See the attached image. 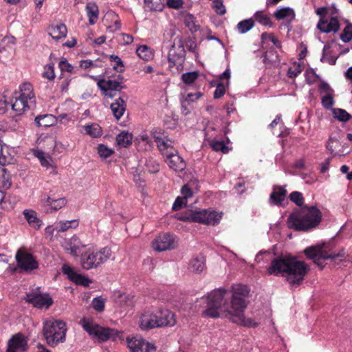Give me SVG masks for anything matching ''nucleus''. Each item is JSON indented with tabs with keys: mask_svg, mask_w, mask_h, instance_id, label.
Returning a JSON list of instances; mask_svg holds the SVG:
<instances>
[{
	"mask_svg": "<svg viewBox=\"0 0 352 352\" xmlns=\"http://www.w3.org/2000/svg\"><path fill=\"white\" fill-rule=\"evenodd\" d=\"M132 135L129 132L122 131L116 137V142L121 147H127L132 143Z\"/></svg>",
	"mask_w": 352,
	"mask_h": 352,
	"instance_id": "35",
	"label": "nucleus"
},
{
	"mask_svg": "<svg viewBox=\"0 0 352 352\" xmlns=\"http://www.w3.org/2000/svg\"><path fill=\"white\" fill-rule=\"evenodd\" d=\"M289 199L298 206H302L304 204L303 195L300 192L294 191L290 193Z\"/></svg>",
	"mask_w": 352,
	"mask_h": 352,
	"instance_id": "50",
	"label": "nucleus"
},
{
	"mask_svg": "<svg viewBox=\"0 0 352 352\" xmlns=\"http://www.w3.org/2000/svg\"><path fill=\"white\" fill-rule=\"evenodd\" d=\"M254 17L255 18V20L260 24L265 26H271L272 22L270 17L268 15L263 14V12L257 11L254 14Z\"/></svg>",
	"mask_w": 352,
	"mask_h": 352,
	"instance_id": "44",
	"label": "nucleus"
},
{
	"mask_svg": "<svg viewBox=\"0 0 352 352\" xmlns=\"http://www.w3.org/2000/svg\"><path fill=\"white\" fill-rule=\"evenodd\" d=\"M16 260L17 261L16 266L13 264H10L7 269V270L12 274L16 272L18 269L20 272L22 271V247L19 248L17 250Z\"/></svg>",
	"mask_w": 352,
	"mask_h": 352,
	"instance_id": "39",
	"label": "nucleus"
},
{
	"mask_svg": "<svg viewBox=\"0 0 352 352\" xmlns=\"http://www.w3.org/2000/svg\"><path fill=\"white\" fill-rule=\"evenodd\" d=\"M176 323L175 315L167 309L157 313L151 311L144 312L140 317L139 325L142 330H148L163 326H173Z\"/></svg>",
	"mask_w": 352,
	"mask_h": 352,
	"instance_id": "5",
	"label": "nucleus"
},
{
	"mask_svg": "<svg viewBox=\"0 0 352 352\" xmlns=\"http://www.w3.org/2000/svg\"><path fill=\"white\" fill-rule=\"evenodd\" d=\"M8 106L11 109L9 111L10 122L13 127H20V122L22 120V85L19 86L18 91H15L10 100H0V114L3 115L8 111Z\"/></svg>",
	"mask_w": 352,
	"mask_h": 352,
	"instance_id": "6",
	"label": "nucleus"
},
{
	"mask_svg": "<svg viewBox=\"0 0 352 352\" xmlns=\"http://www.w3.org/2000/svg\"><path fill=\"white\" fill-rule=\"evenodd\" d=\"M43 76L50 80L54 79L55 74L54 64H48L45 66Z\"/></svg>",
	"mask_w": 352,
	"mask_h": 352,
	"instance_id": "53",
	"label": "nucleus"
},
{
	"mask_svg": "<svg viewBox=\"0 0 352 352\" xmlns=\"http://www.w3.org/2000/svg\"><path fill=\"white\" fill-rule=\"evenodd\" d=\"M210 146L212 150L215 151H221L223 153H228L229 152V148L227 146L224 141L212 140L210 142Z\"/></svg>",
	"mask_w": 352,
	"mask_h": 352,
	"instance_id": "43",
	"label": "nucleus"
},
{
	"mask_svg": "<svg viewBox=\"0 0 352 352\" xmlns=\"http://www.w3.org/2000/svg\"><path fill=\"white\" fill-rule=\"evenodd\" d=\"M36 97L30 83H23V114L36 109Z\"/></svg>",
	"mask_w": 352,
	"mask_h": 352,
	"instance_id": "14",
	"label": "nucleus"
},
{
	"mask_svg": "<svg viewBox=\"0 0 352 352\" xmlns=\"http://www.w3.org/2000/svg\"><path fill=\"white\" fill-rule=\"evenodd\" d=\"M62 272L64 274L67 275L68 278L72 282L75 283L76 285L87 287L91 283V280L88 278L76 273L74 270L67 263L63 265Z\"/></svg>",
	"mask_w": 352,
	"mask_h": 352,
	"instance_id": "17",
	"label": "nucleus"
},
{
	"mask_svg": "<svg viewBox=\"0 0 352 352\" xmlns=\"http://www.w3.org/2000/svg\"><path fill=\"white\" fill-rule=\"evenodd\" d=\"M302 72L300 65L295 66L294 68L290 67L287 71L288 77L293 78L296 77Z\"/></svg>",
	"mask_w": 352,
	"mask_h": 352,
	"instance_id": "64",
	"label": "nucleus"
},
{
	"mask_svg": "<svg viewBox=\"0 0 352 352\" xmlns=\"http://www.w3.org/2000/svg\"><path fill=\"white\" fill-rule=\"evenodd\" d=\"M123 77L120 75H118V80H122ZM98 87L102 91H120L122 89H125V85H122V81H119L117 80H105L101 79L98 80L97 83Z\"/></svg>",
	"mask_w": 352,
	"mask_h": 352,
	"instance_id": "21",
	"label": "nucleus"
},
{
	"mask_svg": "<svg viewBox=\"0 0 352 352\" xmlns=\"http://www.w3.org/2000/svg\"><path fill=\"white\" fill-rule=\"evenodd\" d=\"M7 352H22V333L14 335L8 342Z\"/></svg>",
	"mask_w": 352,
	"mask_h": 352,
	"instance_id": "29",
	"label": "nucleus"
},
{
	"mask_svg": "<svg viewBox=\"0 0 352 352\" xmlns=\"http://www.w3.org/2000/svg\"><path fill=\"white\" fill-rule=\"evenodd\" d=\"M274 15L276 19L281 20L287 16H292V18H294V12L292 8L285 7L276 10Z\"/></svg>",
	"mask_w": 352,
	"mask_h": 352,
	"instance_id": "40",
	"label": "nucleus"
},
{
	"mask_svg": "<svg viewBox=\"0 0 352 352\" xmlns=\"http://www.w3.org/2000/svg\"><path fill=\"white\" fill-rule=\"evenodd\" d=\"M84 129L86 133L94 138L100 137L102 134V128L96 123L86 125Z\"/></svg>",
	"mask_w": 352,
	"mask_h": 352,
	"instance_id": "37",
	"label": "nucleus"
},
{
	"mask_svg": "<svg viewBox=\"0 0 352 352\" xmlns=\"http://www.w3.org/2000/svg\"><path fill=\"white\" fill-rule=\"evenodd\" d=\"M62 245L67 252L74 256H78L80 250L86 246L81 243L76 235H74L69 239H65Z\"/></svg>",
	"mask_w": 352,
	"mask_h": 352,
	"instance_id": "19",
	"label": "nucleus"
},
{
	"mask_svg": "<svg viewBox=\"0 0 352 352\" xmlns=\"http://www.w3.org/2000/svg\"><path fill=\"white\" fill-rule=\"evenodd\" d=\"M206 268V258L202 254L194 256L189 263V270L195 273H201Z\"/></svg>",
	"mask_w": 352,
	"mask_h": 352,
	"instance_id": "28",
	"label": "nucleus"
},
{
	"mask_svg": "<svg viewBox=\"0 0 352 352\" xmlns=\"http://www.w3.org/2000/svg\"><path fill=\"white\" fill-rule=\"evenodd\" d=\"M78 220L73 219L71 221H60L56 225L55 229L58 232L67 231L69 228H76L78 226Z\"/></svg>",
	"mask_w": 352,
	"mask_h": 352,
	"instance_id": "34",
	"label": "nucleus"
},
{
	"mask_svg": "<svg viewBox=\"0 0 352 352\" xmlns=\"http://www.w3.org/2000/svg\"><path fill=\"white\" fill-rule=\"evenodd\" d=\"M222 216L214 210L203 209L188 210L180 215L178 219L182 221L199 223L204 225L215 226L219 223Z\"/></svg>",
	"mask_w": 352,
	"mask_h": 352,
	"instance_id": "8",
	"label": "nucleus"
},
{
	"mask_svg": "<svg viewBox=\"0 0 352 352\" xmlns=\"http://www.w3.org/2000/svg\"><path fill=\"white\" fill-rule=\"evenodd\" d=\"M212 8H214L215 12L219 15H223L226 12L222 0L212 1Z\"/></svg>",
	"mask_w": 352,
	"mask_h": 352,
	"instance_id": "52",
	"label": "nucleus"
},
{
	"mask_svg": "<svg viewBox=\"0 0 352 352\" xmlns=\"http://www.w3.org/2000/svg\"><path fill=\"white\" fill-rule=\"evenodd\" d=\"M127 346L131 352H153L155 349L153 344L142 339L136 338H127Z\"/></svg>",
	"mask_w": 352,
	"mask_h": 352,
	"instance_id": "16",
	"label": "nucleus"
},
{
	"mask_svg": "<svg viewBox=\"0 0 352 352\" xmlns=\"http://www.w3.org/2000/svg\"><path fill=\"white\" fill-rule=\"evenodd\" d=\"M91 305L94 309L97 311H102L104 308V300L102 297L94 298Z\"/></svg>",
	"mask_w": 352,
	"mask_h": 352,
	"instance_id": "54",
	"label": "nucleus"
},
{
	"mask_svg": "<svg viewBox=\"0 0 352 352\" xmlns=\"http://www.w3.org/2000/svg\"><path fill=\"white\" fill-rule=\"evenodd\" d=\"M199 77V72L197 71L189 72L182 75V80L186 85H191Z\"/></svg>",
	"mask_w": 352,
	"mask_h": 352,
	"instance_id": "45",
	"label": "nucleus"
},
{
	"mask_svg": "<svg viewBox=\"0 0 352 352\" xmlns=\"http://www.w3.org/2000/svg\"><path fill=\"white\" fill-rule=\"evenodd\" d=\"M58 67L61 72H67L69 73H74V67L69 64L65 58H63L59 62Z\"/></svg>",
	"mask_w": 352,
	"mask_h": 352,
	"instance_id": "56",
	"label": "nucleus"
},
{
	"mask_svg": "<svg viewBox=\"0 0 352 352\" xmlns=\"http://www.w3.org/2000/svg\"><path fill=\"white\" fill-rule=\"evenodd\" d=\"M67 27L64 24L57 25L49 28L48 33L55 40H59L66 36Z\"/></svg>",
	"mask_w": 352,
	"mask_h": 352,
	"instance_id": "33",
	"label": "nucleus"
},
{
	"mask_svg": "<svg viewBox=\"0 0 352 352\" xmlns=\"http://www.w3.org/2000/svg\"><path fill=\"white\" fill-rule=\"evenodd\" d=\"M160 0H144L146 6L150 10H161L163 6L159 3Z\"/></svg>",
	"mask_w": 352,
	"mask_h": 352,
	"instance_id": "57",
	"label": "nucleus"
},
{
	"mask_svg": "<svg viewBox=\"0 0 352 352\" xmlns=\"http://www.w3.org/2000/svg\"><path fill=\"white\" fill-rule=\"evenodd\" d=\"M181 193L183 195V198L185 199L187 201V199L192 197L193 195V191L188 186L184 185L182 190Z\"/></svg>",
	"mask_w": 352,
	"mask_h": 352,
	"instance_id": "63",
	"label": "nucleus"
},
{
	"mask_svg": "<svg viewBox=\"0 0 352 352\" xmlns=\"http://www.w3.org/2000/svg\"><path fill=\"white\" fill-rule=\"evenodd\" d=\"M111 256V250L108 247L101 248L97 252L88 250L81 255L80 263L84 270L96 269L107 261Z\"/></svg>",
	"mask_w": 352,
	"mask_h": 352,
	"instance_id": "10",
	"label": "nucleus"
},
{
	"mask_svg": "<svg viewBox=\"0 0 352 352\" xmlns=\"http://www.w3.org/2000/svg\"><path fill=\"white\" fill-rule=\"evenodd\" d=\"M333 113L334 118L341 122H346L351 118V115L342 109H333Z\"/></svg>",
	"mask_w": 352,
	"mask_h": 352,
	"instance_id": "46",
	"label": "nucleus"
},
{
	"mask_svg": "<svg viewBox=\"0 0 352 352\" xmlns=\"http://www.w3.org/2000/svg\"><path fill=\"white\" fill-rule=\"evenodd\" d=\"M187 204V201L183 197H177L173 205L172 209L174 211L179 210L184 206Z\"/></svg>",
	"mask_w": 352,
	"mask_h": 352,
	"instance_id": "62",
	"label": "nucleus"
},
{
	"mask_svg": "<svg viewBox=\"0 0 352 352\" xmlns=\"http://www.w3.org/2000/svg\"><path fill=\"white\" fill-rule=\"evenodd\" d=\"M15 38L12 36H5L0 42V60L6 61L14 52Z\"/></svg>",
	"mask_w": 352,
	"mask_h": 352,
	"instance_id": "15",
	"label": "nucleus"
},
{
	"mask_svg": "<svg viewBox=\"0 0 352 352\" xmlns=\"http://www.w3.org/2000/svg\"><path fill=\"white\" fill-rule=\"evenodd\" d=\"M340 24L336 17H331L329 21L320 19L317 25V28L325 33H336L340 30Z\"/></svg>",
	"mask_w": 352,
	"mask_h": 352,
	"instance_id": "23",
	"label": "nucleus"
},
{
	"mask_svg": "<svg viewBox=\"0 0 352 352\" xmlns=\"http://www.w3.org/2000/svg\"><path fill=\"white\" fill-rule=\"evenodd\" d=\"M137 55L144 60H148L151 58L152 54L148 47L146 45L140 46L136 50Z\"/></svg>",
	"mask_w": 352,
	"mask_h": 352,
	"instance_id": "47",
	"label": "nucleus"
},
{
	"mask_svg": "<svg viewBox=\"0 0 352 352\" xmlns=\"http://www.w3.org/2000/svg\"><path fill=\"white\" fill-rule=\"evenodd\" d=\"M152 134L158 148L164 157H166L168 154H171V153H175L177 151L172 145V142L166 137L158 135V133L156 131H153Z\"/></svg>",
	"mask_w": 352,
	"mask_h": 352,
	"instance_id": "18",
	"label": "nucleus"
},
{
	"mask_svg": "<svg viewBox=\"0 0 352 352\" xmlns=\"http://www.w3.org/2000/svg\"><path fill=\"white\" fill-rule=\"evenodd\" d=\"M111 109L115 118L119 120L123 116L126 110L125 101L120 97L118 99L116 100L115 102L111 104Z\"/></svg>",
	"mask_w": 352,
	"mask_h": 352,
	"instance_id": "31",
	"label": "nucleus"
},
{
	"mask_svg": "<svg viewBox=\"0 0 352 352\" xmlns=\"http://www.w3.org/2000/svg\"><path fill=\"white\" fill-rule=\"evenodd\" d=\"M133 296L128 294H120L118 297L119 302L122 306H131L133 304Z\"/></svg>",
	"mask_w": 352,
	"mask_h": 352,
	"instance_id": "59",
	"label": "nucleus"
},
{
	"mask_svg": "<svg viewBox=\"0 0 352 352\" xmlns=\"http://www.w3.org/2000/svg\"><path fill=\"white\" fill-rule=\"evenodd\" d=\"M25 299L26 302L39 309H48L53 304V299L48 294H41L39 287L32 289V292L27 293Z\"/></svg>",
	"mask_w": 352,
	"mask_h": 352,
	"instance_id": "12",
	"label": "nucleus"
},
{
	"mask_svg": "<svg viewBox=\"0 0 352 352\" xmlns=\"http://www.w3.org/2000/svg\"><path fill=\"white\" fill-rule=\"evenodd\" d=\"M97 151L100 157L104 159L110 157L114 152L113 149L102 144H98Z\"/></svg>",
	"mask_w": 352,
	"mask_h": 352,
	"instance_id": "49",
	"label": "nucleus"
},
{
	"mask_svg": "<svg viewBox=\"0 0 352 352\" xmlns=\"http://www.w3.org/2000/svg\"><path fill=\"white\" fill-rule=\"evenodd\" d=\"M87 14L89 18V22L91 25H94L96 23L98 19V7L94 2H89L86 5Z\"/></svg>",
	"mask_w": 352,
	"mask_h": 352,
	"instance_id": "32",
	"label": "nucleus"
},
{
	"mask_svg": "<svg viewBox=\"0 0 352 352\" xmlns=\"http://www.w3.org/2000/svg\"><path fill=\"white\" fill-rule=\"evenodd\" d=\"M66 324L62 320H50L43 324V334L47 344L54 347L64 342L67 332Z\"/></svg>",
	"mask_w": 352,
	"mask_h": 352,
	"instance_id": "7",
	"label": "nucleus"
},
{
	"mask_svg": "<svg viewBox=\"0 0 352 352\" xmlns=\"http://www.w3.org/2000/svg\"><path fill=\"white\" fill-rule=\"evenodd\" d=\"M341 41L345 43H349L352 40V23H347L346 25L340 35Z\"/></svg>",
	"mask_w": 352,
	"mask_h": 352,
	"instance_id": "42",
	"label": "nucleus"
},
{
	"mask_svg": "<svg viewBox=\"0 0 352 352\" xmlns=\"http://www.w3.org/2000/svg\"><path fill=\"white\" fill-rule=\"evenodd\" d=\"M186 50L182 39L177 36L168 54V68L174 74H179L184 69Z\"/></svg>",
	"mask_w": 352,
	"mask_h": 352,
	"instance_id": "9",
	"label": "nucleus"
},
{
	"mask_svg": "<svg viewBox=\"0 0 352 352\" xmlns=\"http://www.w3.org/2000/svg\"><path fill=\"white\" fill-rule=\"evenodd\" d=\"M321 103L324 108L327 109H331L334 104L333 94L322 96L321 98Z\"/></svg>",
	"mask_w": 352,
	"mask_h": 352,
	"instance_id": "51",
	"label": "nucleus"
},
{
	"mask_svg": "<svg viewBox=\"0 0 352 352\" xmlns=\"http://www.w3.org/2000/svg\"><path fill=\"white\" fill-rule=\"evenodd\" d=\"M80 324L89 336L98 339L100 342H105L111 339L114 340L118 337L119 332L117 330L101 327L94 323L91 320L83 318L80 320Z\"/></svg>",
	"mask_w": 352,
	"mask_h": 352,
	"instance_id": "11",
	"label": "nucleus"
},
{
	"mask_svg": "<svg viewBox=\"0 0 352 352\" xmlns=\"http://www.w3.org/2000/svg\"><path fill=\"white\" fill-rule=\"evenodd\" d=\"M177 241L175 236L168 232L160 234L152 242L153 250L162 252L176 248Z\"/></svg>",
	"mask_w": 352,
	"mask_h": 352,
	"instance_id": "13",
	"label": "nucleus"
},
{
	"mask_svg": "<svg viewBox=\"0 0 352 352\" xmlns=\"http://www.w3.org/2000/svg\"><path fill=\"white\" fill-rule=\"evenodd\" d=\"M327 149L333 155H344L346 153H345L344 148V144H342L340 141V135L337 136H330L329 140L326 145Z\"/></svg>",
	"mask_w": 352,
	"mask_h": 352,
	"instance_id": "22",
	"label": "nucleus"
},
{
	"mask_svg": "<svg viewBox=\"0 0 352 352\" xmlns=\"http://www.w3.org/2000/svg\"><path fill=\"white\" fill-rule=\"evenodd\" d=\"M0 183L6 188H8L11 186L10 174L5 168L0 169Z\"/></svg>",
	"mask_w": 352,
	"mask_h": 352,
	"instance_id": "41",
	"label": "nucleus"
},
{
	"mask_svg": "<svg viewBox=\"0 0 352 352\" xmlns=\"http://www.w3.org/2000/svg\"><path fill=\"white\" fill-rule=\"evenodd\" d=\"M303 252L307 258L312 260L321 269L325 266V261L327 259H331L333 262H342L346 259L344 249L340 250L338 253H333L326 243L308 247Z\"/></svg>",
	"mask_w": 352,
	"mask_h": 352,
	"instance_id": "4",
	"label": "nucleus"
},
{
	"mask_svg": "<svg viewBox=\"0 0 352 352\" xmlns=\"http://www.w3.org/2000/svg\"><path fill=\"white\" fill-rule=\"evenodd\" d=\"M38 267L39 264L36 257L23 248V273L30 274L38 270Z\"/></svg>",
	"mask_w": 352,
	"mask_h": 352,
	"instance_id": "25",
	"label": "nucleus"
},
{
	"mask_svg": "<svg viewBox=\"0 0 352 352\" xmlns=\"http://www.w3.org/2000/svg\"><path fill=\"white\" fill-rule=\"evenodd\" d=\"M270 275H281L285 277L292 286L302 283L305 276L309 271V265L296 257L290 255H282L272 260L267 270Z\"/></svg>",
	"mask_w": 352,
	"mask_h": 352,
	"instance_id": "2",
	"label": "nucleus"
},
{
	"mask_svg": "<svg viewBox=\"0 0 352 352\" xmlns=\"http://www.w3.org/2000/svg\"><path fill=\"white\" fill-rule=\"evenodd\" d=\"M67 204V199L65 197L54 199V202H52V209L56 211L63 208Z\"/></svg>",
	"mask_w": 352,
	"mask_h": 352,
	"instance_id": "61",
	"label": "nucleus"
},
{
	"mask_svg": "<svg viewBox=\"0 0 352 352\" xmlns=\"http://www.w3.org/2000/svg\"><path fill=\"white\" fill-rule=\"evenodd\" d=\"M34 120L38 126L48 127L56 123V118L52 114L37 116Z\"/></svg>",
	"mask_w": 352,
	"mask_h": 352,
	"instance_id": "30",
	"label": "nucleus"
},
{
	"mask_svg": "<svg viewBox=\"0 0 352 352\" xmlns=\"http://www.w3.org/2000/svg\"><path fill=\"white\" fill-rule=\"evenodd\" d=\"M111 61H114L116 65L113 66V69L118 72H122L124 71V65L121 58L116 55H111L109 56Z\"/></svg>",
	"mask_w": 352,
	"mask_h": 352,
	"instance_id": "55",
	"label": "nucleus"
},
{
	"mask_svg": "<svg viewBox=\"0 0 352 352\" xmlns=\"http://www.w3.org/2000/svg\"><path fill=\"white\" fill-rule=\"evenodd\" d=\"M261 37L263 43H265L267 41H270L277 48L281 47L280 41L273 34L264 32Z\"/></svg>",
	"mask_w": 352,
	"mask_h": 352,
	"instance_id": "48",
	"label": "nucleus"
},
{
	"mask_svg": "<svg viewBox=\"0 0 352 352\" xmlns=\"http://www.w3.org/2000/svg\"><path fill=\"white\" fill-rule=\"evenodd\" d=\"M225 92H226L225 85L221 82H218L217 85V87H216V89L214 92V98L215 99L220 98L221 97H222L224 95Z\"/></svg>",
	"mask_w": 352,
	"mask_h": 352,
	"instance_id": "60",
	"label": "nucleus"
},
{
	"mask_svg": "<svg viewBox=\"0 0 352 352\" xmlns=\"http://www.w3.org/2000/svg\"><path fill=\"white\" fill-rule=\"evenodd\" d=\"M287 190L285 186H275L270 194L269 201L272 205L280 206L287 196Z\"/></svg>",
	"mask_w": 352,
	"mask_h": 352,
	"instance_id": "24",
	"label": "nucleus"
},
{
	"mask_svg": "<svg viewBox=\"0 0 352 352\" xmlns=\"http://www.w3.org/2000/svg\"><path fill=\"white\" fill-rule=\"evenodd\" d=\"M263 57V63L269 67L278 66L280 61V56L274 47L266 51Z\"/></svg>",
	"mask_w": 352,
	"mask_h": 352,
	"instance_id": "27",
	"label": "nucleus"
},
{
	"mask_svg": "<svg viewBox=\"0 0 352 352\" xmlns=\"http://www.w3.org/2000/svg\"><path fill=\"white\" fill-rule=\"evenodd\" d=\"M318 90L321 95L333 94V90L331 88L329 85L325 82H322L318 86Z\"/></svg>",
	"mask_w": 352,
	"mask_h": 352,
	"instance_id": "58",
	"label": "nucleus"
},
{
	"mask_svg": "<svg viewBox=\"0 0 352 352\" xmlns=\"http://www.w3.org/2000/svg\"><path fill=\"white\" fill-rule=\"evenodd\" d=\"M23 216L29 226L36 230H38L43 224V221L38 217V213L33 210H23Z\"/></svg>",
	"mask_w": 352,
	"mask_h": 352,
	"instance_id": "26",
	"label": "nucleus"
},
{
	"mask_svg": "<svg viewBox=\"0 0 352 352\" xmlns=\"http://www.w3.org/2000/svg\"><path fill=\"white\" fill-rule=\"evenodd\" d=\"M249 293L246 285H236L232 287V294L223 289H214L208 296L206 309L203 314L210 318H218L221 311H227L232 320L237 324L247 327H254L255 322L245 319L244 310L246 303L243 298Z\"/></svg>",
	"mask_w": 352,
	"mask_h": 352,
	"instance_id": "1",
	"label": "nucleus"
},
{
	"mask_svg": "<svg viewBox=\"0 0 352 352\" xmlns=\"http://www.w3.org/2000/svg\"><path fill=\"white\" fill-rule=\"evenodd\" d=\"M322 220V213L316 206H305L292 213L287 219L289 227L307 232L316 228Z\"/></svg>",
	"mask_w": 352,
	"mask_h": 352,
	"instance_id": "3",
	"label": "nucleus"
},
{
	"mask_svg": "<svg viewBox=\"0 0 352 352\" xmlns=\"http://www.w3.org/2000/svg\"><path fill=\"white\" fill-rule=\"evenodd\" d=\"M137 146L140 151H148L152 148V141L147 135H142L137 139Z\"/></svg>",
	"mask_w": 352,
	"mask_h": 352,
	"instance_id": "36",
	"label": "nucleus"
},
{
	"mask_svg": "<svg viewBox=\"0 0 352 352\" xmlns=\"http://www.w3.org/2000/svg\"><path fill=\"white\" fill-rule=\"evenodd\" d=\"M166 157V162L169 168L176 172H182L186 166L185 161L178 155L177 151L168 154Z\"/></svg>",
	"mask_w": 352,
	"mask_h": 352,
	"instance_id": "20",
	"label": "nucleus"
},
{
	"mask_svg": "<svg viewBox=\"0 0 352 352\" xmlns=\"http://www.w3.org/2000/svg\"><path fill=\"white\" fill-rule=\"evenodd\" d=\"M254 26V19H249L241 21L238 23L236 28L239 33L245 34L250 30Z\"/></svg>",
	"mask_w": 352,
	"mask_h": 352,
	"instance_id": "38",
	"label": "nucleus"
}]
</instances>
